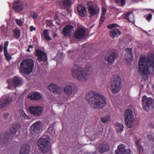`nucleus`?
<instances>
[{"instance_id": "obj_59", "label": "nucleus", "mask_w": 154, "mask_h": 154, "mask_svg": "<svg viewBox=\"0 0 154 154\" xmlns=\"http://www.w3.org/2000/svg\"><path fill=\"white\" fill-rule=\"evenodd\" d=\"M85 59H87V58H86L85 57Z\"/></svg>"}, {"instance_id": "obj_2", "label": "nucleus", "mask_w": 154, "mask_h": 154, "mask_svg": "<svg viewBox=\"0 0 154 154\" xmlns=\"http://www.w3.org/2000/svg\"><path fill=\"white\" fill-rule=\"evenodd\" d=\"M85 98L93 108L100 109L106 104L105 97L93 91L88 92Z\"/></svg>"}, {"instance_id": "obj_19", "label": "nucleus", "mask_w": 154, "mask_h": 154, "mask_svg": "<svg viewBox=\"0 0 154 154\" xmlns=\"http://www.w3.org/2000/svg\"><path fill=\"white\" fill-rule=\"evenodd\" d=\"M97 149L99 152L102 153L109 151L110 149V148L108 143H103L98 145Z\"/></svg>"}, {"instance_id": "obj_31", "label": "nucleus", "mask_w": 154, "mask_h": 154, "mask_svg": "<svg viewBox=\"0 0 154 154\" xmlns=\"http://www.w3.org/2000/svg\"><path fill=\"white\" fill-rule=\"evenodd\" d=\"M115 125L116 127L117 132L121 133L122 131L123 130L124 126L122 123L117 122L115 124Z\"/></svg>"}, {"instance_id": "obj_16", "label": "nucleus", "mask_w": 154, "mask_h": 154, "mask_svg": "<svg viewBox=\"0 0 154 154\" xmlns=\"http://www.w3.org/2000/svg\"><path fill=\"white\" fill-rule=\"evenodd\" d=\"M116 154H132L129 149H125V146L123 144L119 145L115 151Z\"/></svg>"}, {"instance_id": "obj_55", "label": "nucleus", "mask_w": 154, "mask_h": 154, "mask_svg": "<svg viewBox=\"0 0 154 154\" xmlns=\"http://www.w3.org/2000/svg\"><path fill=\"white\" fill-rule=\"evenodd\" d=\"M51 38L49 36V41L51 40Z\"/></svg>"}, {"instance_id": "obj_60", "label": "nucleus", "mask_w": 154, "mask_h": 154, "mask_svg": "<svg viewBox=\"0 0 154 154\" xmlns=\"http://www.w3.org/2000/svg\"><path fill=\"white\" fill-rule=\"evenodd\" d=\"M48 23H47V25H47V26H48Z\"/></svg>"}, {"instance_id": "obj_63", "label": "nucleus", "mask_w": 154, "mask_h": 154, "mask_svg": "<svg viewBox=\"0 0 154 154\" xmlns=\"http://www.w3.org/2000/svg\"><path fill=\"white\" fill-rule=\"evenodd\" d=\"M48 140H49V139H48Z\"/></svg>"}, {"instance_id": "obj_26", "label": "nucleus", "mask_w": 154, "mask_h": 154, "mask_svg": "<svg viewBox=\"0 0 154 154\" xmlns=\"http://www.w3.org/2000/svg\"><path fill=\"white\" fill-rule=\"evenodd\" d=\"M10 137L9 134H5V136L0 134V147L2 146L3 143L6 144L9 141Z\"/></svg>"}, {"instance_id": "obj_35", "label": "nucleus", "mask_w": 154, "mask_h": 154, "mask_svg": "<svg viewBox=\"0 0 154 154\" xmlns=\"http://www.w3.org/2000/svg\"><path fill=\"white\" fill-rule=\"evenodd\" d=\"M20 115L22 118L23 119L29 120V117L26 114L23 110L20 111Z\"/></svg>"}, {"instance_id": "obj_36", "label": "nucleus", "mask_w": 154, "mask_h": 154, "mask_svg": "<svg viewBox=\"0 0 154 154\" xmlns=\"http://www.w3.org/2000/svg\"><path fill=\"white\" fill-rule=\"evenodd\" d=\"M14 36L17 38H19L20 37V32L18 29H16L14 31Z\"/></svg>"}, {"instance_id": "obj_28", "label": "nucleus", "mask_w": 154, "mask_h": 154, "mask_svg": "<svg viewBox=\"0 0 154 154\" xmlns=\"http://www.w3.org/2000/svg\"><path fill=\"white\" fill-rule=\"evenodd\" d=\"M41 97V94L39 93H34L29 94L28 98L31 100H38Z\"/></svg>"}, {"instance_id": "obj_20", "label": "nucleus", "mask_w": 154, "mask_h": 154, "mask_svg": "<svg viewBox=\"0 0 154 154\" xmlns=\"http://www.w3.org/2000/svg\"><path fill=\"white\" fill-rule=\"evenodd\" d=\"M36 54L39 62L45 61L47 60V56L46 53L39 49L36 50Z\"/></svg>"}, {"instance_id": "obj_41", "label": "nucleus", "mask_w": 154, "mask_h": 154, "mask_svg": "<svg viewBox=\"0 0 154 154\" xmlns=\"http://www.w3.org/2000/svg\"><path fill=\"white\" fill-rule=\"evenodd\" d=\"M107 8L106 7H103L102 8L101 17L105 16L106 11Z\"/></svg>"}, {"instance_id": "obj_27", "label": "nucleus", "mask_w": 154, "mask_h": 154, "mask_svg": "<svg viewBox=\"0 0 154 154\" xmlns=\"http://www.w3.org/2000/svg\"><path fill=\"white\" fill-rule=\"evenodd\" d=\"M77 10L79 14L81 17H84L86 14V10L85 8L81 5H79L78 6Z\"/></svg>"}, {"instance_id": "obj_7", "label": "nucleus", "mask_w": 154, "mask_h": 154, "mask_svg": "<svg viewBox=\"0 0 154 154\" xmlns=\"http://www.w3.org/2000/svg\"><path fill=\"white\" fill-rule=\"evenodd\" d=\"M124 119L126 126L129 128L133 125L134 116L131 110L126 109L124 113Z\"/></svg>"}, {"instance_id": "obj_1", "label": "nucleus", "mask_w": 154, "mask_h": 154, "mask_svg": "<svg viewBox=\"0 0 154 154\" xmlns=\"http://www.w3.org/2000/svg\"><path fill=\"white\" fill-rule=\"evenodd\" d=\"M71 72L73 78L79 81L84 82L87 80L92 74V68L89 63L86 64L85 68L75 64L72 66Z\"/></svg>"}, {"instance_id": "obj_54", "label": "nucleus", "mask_w": 154, "mask_h": 154, "mask_svg": "<svg viewBox=\"0 0 154 154\" xmlns=\"http://www.w3.org/2000/svg\"><path fill=\"white\" fill-rule=\"evenodd\" d=\"M27 51L28 52H30V50H29V48H28L27 50Z\"/></svg>"}, {"instance_id": "obj_57", "label": "nucleus", "mask_w": 154, "mask_h": 154, "mask_svg": "<svg viewBox=\"0 0 154 154\" xmlns=\"http://www.w3.org/2000/svg\"><path fill=\"white\" fill-rule=\"evenodd\" d=\"M49 149V150H50V147H49V149Z\"/></svg>"}, {"instance_id": "obj_10", "label": "nucleus", "mask_w": 154, "mask_h": 154, "mask_svg": "<svg viewBox=\"0 0 154 154\" xmlns=\"http://www.w3.org/2000/svg\"><path fill=\"white\" fill-rule=\"evenodd\" d=\"M119 56L118 53L116 51L109 50L108 51L107 53L105 55V59L106 61H107L109 65H112L115 60Z\"/></svg>"}, {"instance_id": "obj_14", "label": "nucleus", "mask_w": 154, "mask_h": 154, "mask_svg": "<svg viewBox=\"0 0 154 154\" xmlns=\"http://www.w3.org/2000/svg\"><path fill=\"white\" fill-rule=\"evenodd\" d=\"M29 110L32 115L38 117L41 115L43 109L41 106H31L29 108Z\"/></svg>"}, {"instance_id": "obj_46", "label": "nucleus", "mask_w": 154, "mask_h": 154, "mask_svg": "<svg viewBox=\"0 0 154 154\" xmlns=\"http://www.w3.org/2000/svg\"><path fill=\"white\" fill-rule=\"evenodd\" d=\"M120 2H121V5L123 6H124L125 3V0H120Z\"/></svg>"}, {"instance_id": "obj_47", "label": "nucleus", "mask_w": 154, "mask_h": 154, "mask_svg": "<svg viewBox=\"0 0 154 154\" xmlns=\"http://www.w3.org/2000/svg\"><path fill=\"white\" fill-rule=\"evenodd\" d=\"M9 115V114L8 113H5L4 115H3V117L4 119H6L8 117V116Z\"/></svg>"}, {"instance_id": "obj_25", "label": "nucleus", "mask_w": 154, "mask_h": 154, "mask_svg": "<svg viewBox=\"0 0 154 154\" xmlns=\"http://www.w3.org/2000/svg\"><path fill=\"white\" fill-rule=\"evenodd\" d=\"M23 8V4L22 2H17L13 5V9L16 12H19L22 11Z\"/></svg>"}, {"instance_id": "obj_38", "label": "nucleus", "mask_w": 154, "mask_h": 154, "mask_svg": "<svg viewBox=\"0 0 154 154\" xmlns=\"http://www.w3.org/2000/svg\"><path fill=\"white\" fill-rule=\"evenodd\" d=\"M4 52L6 60L8 61H9L11 60L12 58L11 57L8 53V51H6Z\"/></svg>"}, {"instance_id": "obj_13", "label": "nucleus", "mask_w": 154, "mask_h": 154, "mask_svg": "<svg viewBox=\"0 0 154 154\" xmlns=\"http://www.w3.org/2000/svg\"><path fill=\"white\" fill-rule=\"evenodd\" d=\"M117 25V24L114 23L109 24L107 26L108 29H112L110 31V35L111 37L113 38L119 36L121 33V32L119 29L115 28Z\"/></svg>"}, {"instance_id": "obj_49", "label": "nucleus", "mask_w": 154, "mask_h": 154, "mask_svg": "<svg viewBox=\"0 0 154 154\" xmlns=\"http://www.w3.org/2000/svg\"><path fill=\"white\" fill-rule=\"evenodd\" d=\"M30 31L31 32L33 30H35L36 29L35 27H33L32 26H31L30 27Z\"/></svg>"}, {"instance_id": "obj_32", "label": "nucleus", "mask_w": 154, "mask_h": 154, "mask_svg": "<svg viewBox=\"0 0 154 154\" xmlns=\"http://www.w3.org/2000/svg\"><path fill=\"white\" fill-rule=\"evenodd\" d=\"M124 18L130 22H131L134 20L133 15L131 12H128L125 14L124 16Z\"/></svg>"}, {"instance_id": "obj_37", "label": "nucleus", "mask_w": 154, "mask_h": 154, "mask_svg": "<svg viewBox=\"0 0 154 154\" xmlns=\"http://www.w3.org/2000/svg\"><path fill=\"white\" fill-rule=\"evenodd\" d=\"M42 36L47 41L48 40V30L47 29H45L43 31Z\"/></svg>"}, {"instance_id": "obj_43", "label": "nucleus", "mask_w": 154, "mask_h": 154, "mask_svg": "<svg viewBox=\"0 0 154 154\" xmlns=\"http://www.w3.org/2000/svg\"><path fill=\"white\" fill-rule=\"evenodd\" d=\"M38 14L37 13H35L34 11L31 13V16H32L34 19H36L37 17Z\"/></svg>"}, {"instance_id": "obj_34", "label": "nucleus", "mask_w": 154, "mask_h": 154, "mask_svg": "<svg viewBox=\"0 0 154 154\" xmlns=\"http://www.w3.org/2000/svg\"><path fill=\"white\" fill-rule=\"evenodd\" d=\"M63 5L64 7L67 8L71 6V3L70 0H65L63 1Z\"/></svg>"}, {"instance_id": "obj_22", "label": "nucleus", "mask_w": 154, "mask_h": 154, "mask_svg": "<svg viewBox=\"0 0 154 154\" xmlns=\"http://www.w3.org/2000/svg\"><path fill=\"white\" fill-rule=\"evenodd\" d=\"M30 150V146L28 144L22 145L20 149L19 154H29Z\"/></svg>"}, {"instance_id": "obj_8", "label": "nucleus", "mask_w": 154, "mask_h": 154, "mask_svg": "<svg viewBox=\"0 0 154 154\" xmlns=\"http://www.w3.org/2000/svg\"><path fill=\"white\" fill-rule=\"evenodd\" d=\"M22 82L21 78L16 76L12 79H8L6 81L8 84V88L10 89H13L16 87L21 86L22 85Z\"/></svg>"}, {"instance_id": "obj_51", "label": "nucleus", "mask_w": 154, "mask_h": 154, "mask_svg": "<svg viewBox=\"0 0 154 154\" xmlns=\"http://www.w3.org/2000/svg\"><path fill=\"white\" fill-rule=\"evenodd\" d=\"M22 100H23V98L20 97L18 98V101H19L20 100L22 101Z\"/></svg>"}, {"instance_id": "obj_39", "label": "nucleus", "mask_w": 154, "mask_h": 154, "mask_svg": "<svg viewBox=\"0 0 154 154\" xmlns=\"http://www.w3.org/2000/svg\"><path fill=\"white\" fill-rule=\"evenodd\" d=\"M147 137L150 140L154 142V133L148 134L147 135Z\"/></svg>"}, {"instance_id": "obj_4", "label": "nucleus", "mask_w": 154, "mask_h": 154, "mask_svg": "<svg viewBox=\"0 0 154 154\" xmlns=\"http://www.w3.org/2000/svg\"><path fill=\"white\" fill-rule=\"evenodd\" d=\"M34 66L33 61L31 59H27L21 63L20 69L22 73L29 74L32 72Z\"/></svg>"}, {"instance_id": "obj_33", "label": "nucleus", "mask_w": 154, "mask_h": 154, "mask_svg": "<svg viewBox=\"0 0 154 154\" xmlns=\"http://www.w3.org/2000/svg\"><path fill=\"white\" fill-rule=\"evenodd\" d=\"M64 91L67 95H70L72 91V86L70 85L66 86L64 88Z\"/></svg>"}, {"instance_id": "obj_29", "label": "nucleus", "mask_w": 154, "mask_h": 154, "mask_svg": "<svg viewBox=\"0 0 154 154\" xmlns=\"http://www.w3.org/2000/svg\"><path fill=\"white\" fill-rule=\"evenodd\" d=\"M147 62L150 63V65L154 69V54H150L147 55Z\"/></svg>"}, {"instance_id": "obj_45", "label": "nucleus", "mask_w": 154, "mask_h": 154, "mask_svg": "<svg viewBox=\"0 0 154 154\" xmlns=\"http://www.w3.org/2000/svg\"><path fill=\"white\" fill-rule=\"evenodd\" d=\"M152 18V15L151 14H149L148 15V16H147L146 17V19L148 21H150V20Z\"/></svg>"}, {"instance_id": "obj_18", "label": "nucleus", "mask_w": 154, "mask_h": 154, "mask_svg": "<svg viewBox=\"0 0 154 154\" xmlns=\"http://www.w3.org/2000/svg\"><path fill=\"white\" fill-rule=\"evenodd\" d=\"M85 33V30L84 28H81L77 29L74 32V37L77 39H82L84 37Z\"/></svg>"}, {"instance_id": "obj_53", "label": "nucleus", "mask_w": 154, "mask_h": 154, "mask_svg": "<svg viewBox=\"0 0 154 154\" xmlns=\"http://www.w3.org/2000/svg\"><path fill=\"white\" fill-rule=\"evenodd\" d=\"M33 48L32 46V45H29V48Z\"/></svg>"}, {"instance_id": "obj_56", "label": "nucleus", "mask_w": 154, "mask_h": 154, "mask_svg": "<svg viewBox=\"0 0 154 154\" xmlns=\"http://www.w3.org/2000/svg\"><path fill=\"white\" fill-rule=\"evenodd\" d=\"M71 51L69 50V51L68 52H69V53H71Z\"/></svg>"}, {"instance_id": "obj_52", "label": "nucleus", "mask_w": 154, "mask_h": 154, "mask_svg": "<svg viewBox=\"0 0 154 154\" xmlns=\"http://www.w3.org/2000/svg\"><path fill=\"white\" fill-rule=\"evenodd\" d=\"M115 0L116 1V3H119V0Z\"/></svg>"}, {"instance_id": "obj_61", "label": "nucleus", "mask_w": 154, "mask_h": 154, "mask_svg": "<svg viewBox=\"0 0 154 154\" xmlns=\"http://www.w3.org/2000/svg\"><path fill=\"white\" fill-rule=\"evenodd\" d=\"M49 154H51V153H49Z\"/></svg>"}, {"instance_id": "obj_21", "label": "nucleus", "mask_w": 154, "mask_h": 154, "mask_svg": "<svg viewBox=\"0 0 154 154\" xmlns=\"http://www.w3.org/2000/svg\"><path fill=\"white\" fill-rule=\"evenodd\" d=\"M49 90L51 92L59 94L61 92V88L59 86L53 83H51L49 85Z\"/></svg>"}, {"instance_id": "obj_3", "label": "nucleus", "mask_w": 154, "mask_h": 154, "mask_svg": "<svg viewBox=\"0 0 154 154\" xmlns=\"http://www.w3.org/2000/svg\"><path fill=\"white\" fill-rule=\"evenodd\" d=\"M147 57L144 56L140 57L138 62L139 72L140 75L142 76L146 75L151 72L153 69L150 65V63L147 62Z\"/></svg>"}, {"instance_id": "obj_12", "label": "nucleus", "mask_w": 154, "mask_h": 154, "mask_svg": "<svg viewBox=\"0 0 154 154\" xmlns=\"http://www.w3.org/2000/svg\"><path fill=\"white\" fill-rule=\"evenodd\" d=\"M87 5L88 12L90 17L98 14L99 11V8L97 5L92 2H89L88 3Z\"/></svg>"}, {"instance_id": "obj_17", "label": "nucleus", "mask_w": 154, "mask_h": 154, "mask_svg": "<svg viewBox=\"0 0 154 154\" xmlns=\"http://www.w3.org/2000/svg\"><path fill=\"white\" fill-rule=\"evenodd\" d=\"M74 29V27L70 25L65 26L62 31V33L65 37H70L72 31Z\"/></svg>"}, {"instance_id": "obj_24", "label": "nucleus", "mask_w": 154, "mask_h": 154, "mask_svg": "<svg viewBox=\"0 0 154 154\" xmlns=\"http://www.w3.org/2000/svg\"><path fill=\"white\" fill-rule=\"evenodd\" d=\"M20 126L19 123H15L13 124L10 128V131L11 134L15 135L16 132L20 128Z\"/></svg>"}, {"instance_id": "obj_23", "label": "nucleus", "mask_w": 154, "mask_h": 154, "mask_svg": "<svg viewBox=\"0 0 154 154\" xmlns=\"http://www.w3.org/2000/svg\"><path fill=\"white\" fill-rule=\"evenodd\" d=\"M126 54L125 55V58L126 60L128 62H131L132 60L133 55L131 49L127 48L125 50Z\"/></svg>"}, {"instance_id": "obj_48", "label": "nucleus", "mask_w": 154, "mask_h": 154, "mask_svg": "<svg viewBox=\"0 0 154 154\" xmlns=\"http://www.w3.org/2000/svg\"><path fill=\"white\" fill-rule=\"evenodd\" d=\"M105 16H103L102 17H101V15L100 17V21H101L102 22H103L105 20Z\"/></svg>"}, {"instance_id": "obj_42", "label": "nucleus", "mask_w": 154, "mask_h": 154, "mask_svg": "<svg viewBox=\"0 0 154 154\" xmlns=\"http://www.w3.org/2000/svg\"><path fill=\"white\" fill-rule=\"evenodd\" d=\"M9 42L8 41L6 42L4 44V51H7V47L8 45Z\"/></svg>"}, {"instance_id": "obj_62", "label": "nucleus", "mask_w": 154, "mask_h": 154, "mask_svg": "<svg viewBox=\"0 0 154 154\" xmlns=\"http://www.w3.org/2000/svg\"><path fill=\"white\" fill-rule=\"evenodd\" d=\"M93 154H95V153H93Z\"/></svg>"}, {"instance_id": "obj_50", "label": "nucleus", "mask_w": 154, "mask_h": 154, "mask_svg": "<svg viewBox=\"0 0 154 154\" xmlns=\"http://www.w3.org/2000/svg\"><path fill=\"white\" fill-rule=\"evenodd\" d=\"M3 50V48L2 46H0V52H2Z\"/></svg>"}, {"instance_id": "obj_15", "label": "nucleus", "mask_w": 154, "mask_h": 154, "mask_svg": "<svg viewBox=\"0 0 154 154\" xmlns=\"http://www.w3.org/2000/svg\"><path fill=\"white\" fill-rule=\"evenodd\" d=\"M13 101L11 97L4 96L0 99V109H3L10 105Z\"/></svg>"}, {"instance_id": "obj_58", "label": "nucleus", "mask_w": 154, "mask_h": 154, "mask_svg": "<svg viewBox=\"0 0 154 154\" xmlns=\"http://www.w3.org/2000/svg\"><path fill=\"white\" fill-rule=\"evenodd\" d=\"M152 154H154V150L153 151Z\"/></svg>"}, {"instance_id": "obj_6", "label": "nucleus", "mask_w": 154, "mask_h": 154, "mask_svg": "<svg viewBox=\"0 0 154 154\" xmlns=\"http://www.w3.org/2000/svg\"><path fill=\"white\" fill-rule=\"evenodd\" d=\"M48 136H43L38 140L37 145L43 153H46L48 149Z\"/></svg>"}, {"instance_id": "obj_11", "label": "nucleus", "mask_w": 154, "mask_h": 154, "mask_svg": "<svg viewBox=\"0 0 154 154\" xmlns=\"http://www.w3.org/2000/svg\"><path fill=\"white\" fill-rule=\"evenodd\" d=\"M153 101L150 97L147 98L145 95L143 96L142 102L143 109L147 112L149 111L150 108L152 106Z\"/></svg>"}, {"instance_id": "obj_9", "label": "nucleus", "mask_w": 154, "mask_h": 154, "mask_svg": "<svg viewBox=\"0 0 154 154\" xmlns=\"http://www.w3.org/2000/svg\"><path fill=\"white\" fill-rule=\"evenodd\" d=\"M43 123L38 121L33 124L30 128V134L33 136H36L40 133L43 126Z\"/></svg>"}, {"instance_id": "obj_30", "label": "nucleus", "mask_w": 154, "mask_h": 154, "mask_svg": "<svg viewBox=\"0 0 154 154\" xmlns=\"http://www.w3.org/2000/svg\"><path fill=\"white\" fill-rule=\"evenodd\" d=\"M140 139L137 140L136 142V145L137 147L138 151L139 154H141L143 151V148L141 144Z\"/></svg>"}, {"instance_id": "obj_44", "label": "nucleus", "mask_w": 154, "mask_h": 154, "mask_svg": "<svg viewBox=\"0 0 154 154\" xmlns=\"http://www.w3.org/2000/svg\"><path fill=\"white\" fill-rule=\"evenodd\" d=\"M16 22L17 24L20 26H21L22 24V21L20 20H16Z\"/></svg>"}, {"instance_id": "obj_5", "label": "nucleus", "mask_w": 154, "mask_h": 154, "mask_svg": "<svg viewBox=\"0 0 154 154\" xmlns=\"http://www.w3.org/2000/svg\"><path fill=\"white\" fill-rule=\"evenodd\" d=\"M122 88L121 79L118 75H113L111 81V90L113 94L119 92Z\"/></svg>"}, {"instance_id": "obj_40", "label": "nucleus", "mask_w": 154, "mask_h": 154, "mask_svg": "<svg viewBox=\"0 0 154 154\" xmlns=\"http://www.w3.org/2000/svg\"><path fill=\"white\" fill-rule=\"evenodd\" d=\"M109 116L105 117V118H101L100 120L103 123H106L108 121L109 119Z\"/></svg>"}]
</instances>
